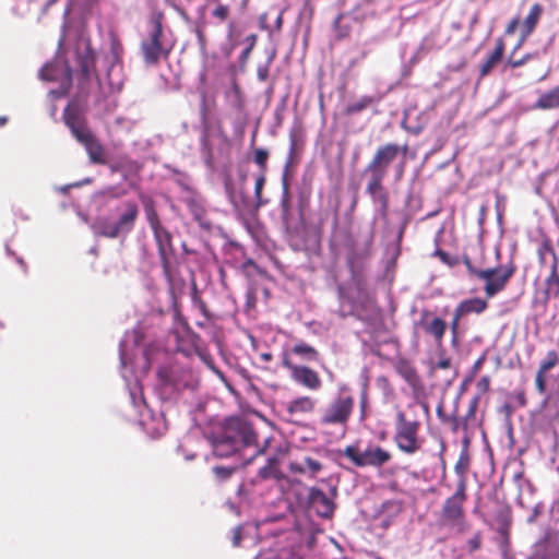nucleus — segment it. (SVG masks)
Returning a JSON list of instances; mask_svg holds the SVG:
<instances>
[{"label":"nucleus","mask_w":559,"mask_h":559,"mask_svg":"<svg viewBox=\"0 0 559 559\" xmlns=\"http://www.w3.org/2000/svg\"><path fill=\"white\" fill-rule=\"evenodd\" d=\"M407 151V144L402 146L396 143L380 145L364 169V175L367 176L366 193L371 198L373 204L379 205L382 216H386L390 206V194L383 181L389 174L391 164L400 154L405 157Z\"/></svg>","instance_id":"obj_1"},{"label":"nucleus","mask_w":559,"mask_h":559,"mask_svg":"<svg viewBox=\"0 0 559 559\" xmlns=\"http://www.w3.org/2000/svg\"><path fill=\"white\" fill-rule=\"evenodd\" d=\"M76 61L80 68L81 80L90 82L93 76L97 78L96 72V53L91 47V41L85 40L76 47Z\"/></svg>","instance_id":"obj_13"},{"label":"nucleus","mask_w":559,"mask_h":559,"mask_svg":"<svg viewBox=\"0 0 559 559\" xmlns=\"http://www.w3.org/2000/svg\"><path fill=\"white\" fill-rule=\"evenodd\" d=\"M519 26H520V17L519 16L513 17L508 23L504 32H506L507 35H513L516 32Z\"/></svg>","instance_id":"obj_53"},{"label":"nucleus","mask_w":559,"mask_h":559,"mask_svg":"<svg viewBox=\"0 0 559 559\" xmlns=\"http://www.w3.org/2000/svg\"><path fill=\"white\" fill-rule=\"evenodd\" d=\"M342 19H343V15L340 14V15H337V17L334 21V29H335L336 38L340 40L346 38L350 32L349 26L341 25Z\"/></svg>","instance_id":"obj_42"},{"label":"nucleus","mask_w":559,"mask_h":559,"mask_svg":"<svg viewBox=\"0 0 559 559\" xmlns=\"http://www.w3.org/2000/svg\"><path fill=\"white\" fill-rule=\"evenodd\" d=\"M154 240L157 247L158 257L160 260L163 274L166 280L171 283V258L175 255V248L173 245V236L166 227H162L153 231Z\"/></svg>","instance_id":"obj_11"},{"label":"nucleus","mask_w":559,"mask_h":559,"mask_svg":"<svg viewBox=\"0 0 559 559\" xmlns=\"http://www.w3.org/2000/svg\"><path fill=\"white\" fill-rule=\"evenodd\" d=\"M546 374H547L546 372H542V371L537 370L536 376H535V386H536V390L540 394H544L546 392V388H547Z\"/></svg>","instance_id":"obj_45"},{"label":"nucleus","mask_w":559,"mask_h":559,"mask_svg":"<svg viewBox=\"0 0 559 559\" xmlns=\"http://www.w3.org/2000/svg\"><path fill=\"white\" fill-rule=\"evenodd\" d=\"M304 466L306 467V473H309L312 477L317 476L323 469L322 463L311 456L304 459Z\"/></svg>","instance_id":"obj_34"},{"label":"nucleus","mask_w":559,"mask_h":559,"mask_svg":"<svg viewBox=\"0 0 559 559\" xmlns=\"http://www.w3.org/2000/svg\"><path fill=\"white\" fill-rule=\"evenodd\" d=\"M264 183H265V174L261 173V175L257 178L255 185H254V195H255V199H257V202L259 205L263 204V202L261 201V195H262V189L264 187Z\"/></svg>","instance_id":"obj_47"},{"label":"nucleus","mask_w":559,"mask_h":559,"mask_svg":"<svg viewBox=\"0 0 559 559\" xmlns=\"http://www.w3.org/2000/svg\"><path fill=\"white\" fill-rule=\"evenodd\" d=\"M138 215V205L134 202H127L124 204V211L121 213L116 224L123 234H128L133 229Z\"/></svg>","instance_id":"obj_18"},{"label":"nucleus","mask_w":559,"mask_h":559,"mask_svg":"<svg viewBox=\"0 0 559 559\" xmlns=\"http://www.w3.org/2000/svg\"><path fill=\"white\" fill-rule=\"evenodd\" d=\"M63 72H64L66 81H67L68 85H70L71 81H72V69L68 63H64Z\"/></svg>","instance_id":"obj_61"},{"label":"nucleus","mask_w":559,"mask_h":559,"mask_svg":"<svg viewBox=\"0 0 559 559\" xmlns=\"http://www.w3.org/2000/svg\"><path fill=\"white\" fill-rule=\"evenodd\" d=\"M269 152L265 148L259 147L254 150L253 160L259 166L261 173L265 174L267 170Z\"/></svg>","instance_id":"obj_33"},{"label":"nucleus","mask_w":559,"mask_h":559,"mask_svg":"<svg viewBox=\"0 0 559 559\" xmlns=\"http://www.w3.org/2000/svg\"><path fill=\"white\" fill-rule=\"evenodd\" d=\"M283 366L290 371L292 379L298 384L311 391H317L322 386V380L316 370L307 366L292 364L287 355L283 357Z\"/></svg>","instance_id":"obj_12"},{"label":"nucleus","mask_w":559,"mask_h":559,"mask_svg":"<svg viewBox=\"0 0 559 559\" xmlns=\"http://www.w3.org/2000/svg\"><path fill=\"white\" fill-rule=\"evenodd\" d=\"M187 205L193 218L199 222L202 227H210V223L206 219V211L202 204L191 199L188 201Z\"/></svg>","instance_id":"obj_26"},{"label":"nucleus","mask_w":559,"mask_h":559,"mask_svg":"<svg viewBox=\"0 0 559 559\" xmlns=\"http://www.w3.org/2000/svg\"><path fill=\"white\" fill-rule=\"evenodd\" d=\"M163 20V12H154L151 15V29L147 37L141 43L143 60L147 64L155 66L160 60L168 59L174 49V45L164 38Z\"/></svg>","instance_id":"obj_4"},{"label":"nucleus","mask_w":559,"mask_h":559,"mask_svg":"<svg viewBox=\"0 0 559 559\" xmlns=\"http://www.w3.org/2000/svg\"><path fill=\"white\" fill-rule=\"evenodd\" d=\"M309 503L320 516L330 518L334 512L333 501L319 488L310 489Z\"/></svg>","instance_id":"obj_15"},{"label":"nucleus","mask_w":559,"mask_h":559,"mask_svg":"<svg viewBox=\"0 0 559 559\" xmlns=\"http://www.w3.org/2000/svg\"><path fill=\"white\" fill-rule=\"evenodd\" d=\"M496 522L498 524V532L504 538H509L510 528L512 525V513L509 507L501 508L496 514Z\"/></svg>","instance_id":"obj_22"},{"label":"nucleus","mask_w":559,"mask_h":559,"mask_svg":"<svg viewBox=\"0 0 559 559\" xmlns=\"http://www.w3.org/2000/svg\"><path fill=\"white\" fill-rule=\"evenodd\" d=\"M270 62L271 60L265 64H260L257 69V76L262 82L266 81L269 78Z\"/></svg>","instance_id":"obj_51"},{"label":"nucleus","mask_w":559,"mask_h":559,"mask_svg":"<svg viewBox=\"0 0 559 559\" xmlns=\"http://www.w3.org/2000/svg\"><path fill=\"white\" fill-rule=\"evenodd\" d=\"M296 151V140H295V136H290V150H289V158L292 159L293 158V155Z\"/></svg>","instance_id":"obj_63"},{"label":"nucleus","mask_w":559,"mask_h":559,"mask_svg":"<svg viewBox=\"0 0 559 559\" xmlns=\"http://www.w3.org/2000/svg\"><path fill=\"white\" fill-rule=\"evenodd\" d=\"M110 52L114 61H119L123 53V46L115 33H110Z\"/></svg>","instance_id":"obj_35"},{"label":"nucleus","mask_w":559,"mask_h":559,"mask_svg":"<svg viewBox=\"0 0 559 559\" xmlns=\"http://www.w3.org/2000/svg\"><path fill=\"white\" fill-rule=\"evenodd\" d=\"M557 246L559 248V238L557 241ZM544 296L546 300L559 298V272L549 273L548 276L545 278Z\"/></svg>","instance_id":"obj_23"},{"label":"nucleus","mask_w":559,"mask_h":559,"mask_svg":"<svg viewBox=\"0 0 559 559\" xmlns=\"http://www.w3.org/2000/svg\"><path fill=\"white\" fill-rule=\"evenodd\" d=\"M251 37L253 38V43H251V44L249 45V47H247V48L242 51V53H241V58H242V59H247V58L249 57V55H250V52H251L252 48H253V47H254V45H255L257 35H254V34H253V35H251Z\"/></svg>","instance_id":"obj_60"},{"label":"nucleus","mask_w":559,"mask_h":559,"mask_svg":"<svg viewBox=\"0 0 559 559\" xmlns=\"http://www.w3.org/2000/svg\"><path fill=\"white\" fill-rule=\"evenodd\" d=\"M216 3L215 9L212 11L213 17H215L219 23H224L229 16V7L227 4L221 3L218 0H213Z\"/></svg>","instance_id":"obj_36"},{"label":"nucleus","mask_w":559,"mask_h":559,"mask_svg":"<svg viewBox=\"0 0 559 559\" xmlns=\"http://www.w3.org/2000/svg\"><path fill=\"white\" fill-rule=\"evenodd\" d=\"M437 255L440 258V260L449 265H453L455 262L451 261L450 259V255L442 251V250H438L437 251Z\"/></svg>","instance_id":"obj_59"},{"label":"nucleus","mask_w":559,"mask_h":559,"mask_svg":"<svg viewBox=\"0 0 559 559\" xmlns=\"http://www.w3.org/2000/svg\"><path fill=\"white\" fill-rule=\"evenodd\" d=\"M278 459L276 456H271L267 459V463L259 469V477L261 479L269 478H278V469H277Z\"/></svg>","instance_id":"obj_28"},{"label":"nucleus","mask_w":559,"mask_h":559,"mask_svg":"<svg viewBox=\"0 0 559 559\" xmlns=\"http://www.w3.org/2000/svg\"><path fill=\"white\" fill-rule=\"evenodd\" d=\"M468 453L466 451H462L460 459L454 466L455 473L463 476L468 468Z\"/></svg>","instance_id":"obj_40"},{"label":"nucleus","mask_w":559,"mask_h":559,"mask_svg":"<svg viewBox=\"0 0 559 559\" xmlns=\"http://www.w3.org/2000/svg\"><path fill=\"white\" fill-rule=\"evenodd\" d=\"M451 367V358L441 355L440 359L433 365L432 369H449Z\"/></svg>","instance_id":"obj_52"},{"label":"nucleus","mask_w":559,"mask_h":559,"mask_svg":"<svg viewBox=\"0 0 559 559\" xmlns=\"http://www.w3.org/2000/svg\"><path fill=\"white\" fill-rule=\"evenodd\" d=\"M464 433H465V436H464V439H463V447H464L463 451L467 452V449H468V445H469V442H471V437L468 435V431L464 432Z\"/></svg>","instance_id":"obj_64"},{"label":"nucleus","mask_w":559,"mask_h":559,"mask_svg":"<svg viewBox=\"0 0 559 559\" xmlns=\"http://www.w3.org/2000/svg\"><path fill=\"white\" fill-rule=\"evenodd\" d=\"M238 452L231 443L221 433L213 442V453L218 457H228Z\"/></svg>","instance_id":"obj_24"},{"label":"nucleus","mask_w":559,"mask_h":559,"mask_svg":"<svg viewBox=\"0 0 559 559\" xmlns=\"http://www.w3.org/2000/svg\"><path fill=\"white\" fill-rule=\"evenodd\" d=\"M467 484L462 478L456 486L455 492L447 498L440 510V522L445 526H460L465 519L464 503L467 500Z\"/></svg>","instance_id":"obj_8"},{"label":"nucleus","mask_w":559,"mask_h":559,"mask_svg":"<svg viewBox=\"0 0 559 559\" xmlns=\"http://www.w3.org/2000/svg\"><path fill=\"white\" fill-rule=\"evenodd\" d=\"M421 407L426 414H429L427 403H409L405 408H395L393 421V443L396 449L407 455L413 456L423 450L424 437L420 435L423 420L418 414Z\"/></svg>","instance_id":"obj_2"},{"label":"nucleus","mask_w":559,"mask_h":559,"mask_svg":"<svg viewBox=\"0 0 559 559\" xmlns=\"http://www.w3.org/2000/svg\"><path fill=\"white\" fill-rule=\"evenodd\" d=\"M559 365V353L551 349L546 354L545 359L540 362L538 370L542 372H548Z\"/></svg>","instance_id":"obj_29"},{"label":"nucleus","mask_w":559,"mask_h":559,"mask_svg":"<svg viewBox=\"0 0 559 559\" xmlns=\"http://www.w3.org/2000/svg\"><path fill=\"white\" fill-rule=\"evenodd\" d=\"M289 471L296 474H306V467L304 466V464L298 462H292L289 464Z\"/></svg>","instance_id":"obj_57"},{"label":"nucleus","mask_w":559,"mask_h":559,"mask_svg":"<svg viewBox=\"0 0 559 559\" xmlns=\"http://www.w3.org/2000/svg\"><path fill=\"white\" fill-rule=\"evenodd\" d=\"M476 388L480 394L487 393L490 388V378L488 376L481 377L477 382Z\"/></svg>","instance_id":"obj_50"},{"label":"nucleus","mask_w":559,"mask_h":559,"mask_svg":"<svg viewBox=\"0 0 559 559\" xmlns=\"http://www.w3.org/2000/svg\"><path fill=\"white\" fill-rule=\"evenodd\" d=\"M146 218L152 231L164 227L159 221L158 214L152 203L145 206Z\"/></svg>","instance_id":"obj_32"},{"label":"nucleus","mask_w":559,"mask_h":559,"mask_svg":"<svg viewBox=\"0 0 559 559\" xmlns=\"http://www.w3.org/2000/svg\"><path fill=\"white\" fill-rule=\"evenodd\" d=\"M376 102L377 99L373 96L365 95L359 100L347 105V107L345 108V114L347 116L359 114L365 109L369 108Z\"/></svg>","instance_id":"obj_27"},{"label":"nucleus","mask_w":559,"mask_h":559,"mask_svg":"<svg viewBox=\"0 0 559 559\" xmlns=\"http://www.w3.org/2000/svg\"><path fill=\"white\" fill-rule=\"evenodd\" d=\"M195 34H197V37H198V41H199L200 47H201L202 49H204V48H205V46H206V39H205V35H204V33H203L202 28L198 27V28L195 29Z\"/></svg>","instance_id":"obj_58"},{"label":"nucleus","mask_w":559,"mask_h":559,"mask_svg":"<svg viewBox=\"0 0 559 559\" xmlns=\"http://www.w3.org/2000/svg\"><path fill=\"white\" fill-rule=\"evenodd\" d=\"M98 228V234L107 238H117L118 236L123 235L122 230L119 228L116 222H102Z\"/></svg>","instance_id":"obj_30"},{"label":"nucleus","mask_w":559,"mask_h":559,"mask_svg":"<svg viewBox=\"0 0 559 559\" xmlns=\"http://www.w3.org/2000/svg\"><path fill=\"white\" fill-rule=\"evenodd\" d=\"M478 396H475L471 402H469V405H468V409H467V413L466 415L463 417V424H462V430L464 432H467L468 430V427H469V421L471 420H475V417H476V412H477V407H478Z\"/></svg>","instance_id":"obj_31"},{"label":"nucleus","mask_w":559,"mask_h":559,"mask_svg":"<svg viewBox=\"0 0 559 559\" xmlns=\"http://www.w3.org/2000/svg\"><path fill=\"white\" fill-rule=\"evenodd\" d=\"M354 406L355 399L353 394L347 389H342L322 409L318 423L320 426L345 428L353 414Z\"/></svg>","instance_id":"obj_6"},{"label":"nucleus","mask_w":559,"mask_h":559,"mask_svg":"<svg viewBox=\"0 0 559 559\" xmlns=\"http://www.w3.org/2000/svg\"><path fill=\"white\" fill-rule=\"evenodd\" d=\"M213 472L215 473L216 476H218L222 479L228 478L231 473L230 468L224 466H216L213 468Z\"/></svg>","instance_id":"obj_55"},{"label":"nucleus","mask_w":559,"mask_h":559,"mask_svg":"<svg viewBox=\"0 0 559 559\" xmlns=\"http://www.w3.org/2000/svg\"><path fill=\"white\" fill-rule=\"evenodd\" d=\"M530 59H531V55L530 53L523 56L520 59H514L512 56H510L509 59L507 60L506 64H504V69H507V68H511V69L520 68V67L524 66Z\"/></svg>","instance_id":"obj_46"},{"label":"nucleus","mask_w":559,"mask_h":559,"mask_svg":"<svg viewBox=\"0 0 559 559\" xmlns=\"http://www.w3.org/2000/svg\"><path fill=\"white\" fill-rule=\"evenodd\" d=\"M340 454L357 468H381L392 460L390 451L372 443L365 449H361L359 443L348 444L340 451Z\"/></svg>","instance_id":"obj_5"},{"label":"nucleus","mask_w":559,"mask_h":559,"mask_svg":"<svg viewBox=\"0 0 559 559\" xmlns=\"http://www.w3.org/2000/svg\"><path fill=\"white\" fill-rule=\"evenodd\" d=\"M481 545V538L480 534H475L469 540H468V547L471 551H476L480 548Z\"/></svg>","instance_id":"obj_54"},{"label":"nucleus","mask_w":559,"mask_h":559,"mask_svg":"<svg viewBox=\"0 0 559 559\" xmlns=\"http://www.w3.org/2000/svg\"><path fill=\"white\" fill-rule=\"evenodd\" d=\"M464 263H465L471 275H473L479 280L489 277L490 273L485 272V270H479V269L474 267L469 258H465Z\"/></svg>","instance_id":"obj_44"},{"label":"nucleus","mask_w":559,"mask_h":559,"mask_svg":"<svg viewBox=\"0 0 559 559\" xmlns=\"http://www.w3.org/2000/svg\"><path fill=\"white\" fill-rule=\"evenodd\" d=\"M488 308V302L481 298H469L462 300L456 309L464 316L469 313H481Z\"/></svg>","instance_id":"obj_20"},{"label":"nucleus","mask_w":559,"mask_h":559,"mask_svg":"<svg viewBox=\"0 0 559 559\" xmlns=\"http://www.w3.org/2000/svg\"><path fill=\"white\" fill-rule=\"evenodd\" d=\"M192 300L193 304L198 307L200 312L206 318L210 319V311L207 309V306L203 299H201L198 295L197 284L193 283V292H192Z\"/></svg>","instance_id":"obj_39"},{"label":"nucleus","mask_w":559,"mask_h":559,"mask_svg":"<svg viewBox=\"0 0 559 559\" xmlns=\"http://www.w3.org/2000/svg\"><path fill=\"white\" fill-rule=\"evenodd\" d=\"M462 317H463V314L455 308L454 312H453L452 320L450 322V330L452 333L453 341H455L457 338L460 320Z\"/></svg>","instance_id":"obj_43"},{"label":"nucleus","mask_w":559,"mask_h":559,"mask_svg":"<svg viewBox=\"0 0 559 559\" xmlns=\"http://www.w3.org/2000/svg\"><path fill=\"white\" fill-rule=\"evenodd\" d=\"M544 12V7L540 3H534L527 16L524 19V21L521 24L520 27V40L515 48H519L522 46V44L533 34L535 31L542 15Z\"/></svg>","instance_id":"obj_14"},{"label":"nucleus","mask_w":559,"mask_h":559,"mask_svg":"<svg viewBox=\"0 0 559 559\" xmlns=\"http://www.w3.org/2000/svg\"><path fill=\"white\" fill-rule=\"evenodd\" d=\"M222 435L225 436V438L231 443V447L237 451H240L242 448L257 445L254 455H259L264 452V448H258V435L252 424L246 419L239 417L230 418L227 420Z\"/></svg>","instance_id":"obj_7"},{"label":"nucleus","mask_w":559,"mask_h":559,"mask_svg":"<svg viewBox=\"0 0 559 559\" xmlns=\"http://www.w3.org/2000/svg\"><path fill=\"white\" fill-rule=\"evenodd\" d=\"M403 376H404L407 380H411V379H413V378H415V377H416V371H415V369H413V368L408 367V368L405 370V372L403 373Z\"/></svg>","instance_id":"obj_62"},{"label":"nucleus","mask_w":559,"mask_h":559,"mask_svg":"<svg viewBox=\"0 0 559 559\" xmlns=\"http://www.w3.org/2000/svg\"><path fill=\"white\" fill-rule=\"evenodd\" d=\"M316 407V400L310 396H300L289 402L287 412L289 414L311 413Z\"/></svg>","instance_id":"obj_21"},{"label":"nucleus","mask_w":559,"mask_h":559,"mask_svg":"<svg viewBox=\"0 0 559 559\" xmlns=\"http://www.w3.org/2000/svg\"><path fill=\"white\" fill-rule=\"evenodd\" d=\"M506 50V43L502 38H497L495 48L490 51L487 58L479 67V79H484L490 74L492 69L502 61Z\"/></svg>","instance_id":"obj_16"},{"label":"nucleus","mask_w":559,"mask_h":559,"mask_svg":"<svg viewBox=\"0 0 559 559\" xmlns=\"http://www.w3.org/2000/svg\"><path fill=\"white\" fill-rule=\"evenodd\" d=\"M62 120L74 139L84 146L91 163L105 165L107 163L106 150L90 129L87 119L79 104L69 103L62 112Z\"/></svg>","instance_id":"obj_3"},{"label":"nucleus","mask_w":559,"mask_h":559,"mask_svg":"<svg viewBox=\"0 0 559 559\" xmlns=\"http://www.w3.org/2000/svg\"><path fill=\"white\" fill-rule=\"evenodd\" d=\"M57 71V64H46L40 69L39 74L43 80L52 82L58 80Z\"/></svg>","instance_id":"obj_38"},{"label":"nucleus","mask_w":559,"mask_h":559,"mask_svg":"<svg viewBox=\"0 0 559 559\" xmlns=\"http://www.w3.org/2000/svg\"><path fill=\"white\" fill-rule=\"evenodd\" d=\"M436 413H437V416L439 418V420L441 421V424L445 425L448 423L447 419H450V416L451 415H448L444 413L443 411V404L440 403L438 406H437V409H436Z\"/></svg>","instance_id":"obj_56"},{"label":"nucleus","mask_w":559,"mask_h":559,"mask_svg":"<svg viewBox=\"0 0 559 559\" xmlns=\"http://www.w3.org/2000/svg\"><path fill=\"white\" fill-rule=\"evenodd\" d=\"M447 420L448 423L445 425L450 427L453 433H456L459 432V430H462L463 418L457 417L456 412L450 416V419Z\"/></svg>","instance_id":"obj_49"},{"label":"nucleus","mask_w":559,"mask_h":559,"mask_svg":"<svg viewBox=\"0 0 559 559\" xmlns=\"http://www.w3.org/2000/svg\"><path fill=\"white\" fill-rule=\"evenodd\" d=\"M534 107L542 110L559 108V85L540 94Z\"/></svg>","instance_id":"obj_19"},{"label":"nucleus","mask_w":559,"mask_h":559,"mask_svg":"<svg viewBox=\"0 0 559 559\" xmlns=\"http://www.w3.org/2000/svg\"><path fill=\"white\" fill-rule=\"evenodd\" d=\"M368 381L362 384L359 400V408H360V419L365 420L367 417V409L369 405V396H368Z\"/></svg>","instance_id":"obj_37"},{"label":"nucleus","mask_w":559,"mask_h":559,"mask_svg":"<svg viewBox=\"0 0 559 559\" xmlns=\"http://www.w3.org/2000/svg\"><path fill=\"white\" fill-rule=\"evenodd\" d=\"M537 254L542 264L549 265V273L559 272V254L549 238L542 240Z\"/></svg>","instance_id":"obj_17"},{"label":"nucleus","mask_w":559,"mask_h":559,"mask_svg":"<svg viewBox=\"0 0 559 559\" xmlns=\"http://www.w3.org/2000/svg\"><path fill=\"white\" fill-rule=\"evenodd\" d=\"M516 266L513 262L496 267L485 269V272H489L490 275L487 278H481L486 282L484 287L485 294L488 298H491L504 290L509 281L514 275Z\"/></svg>","instance_id":"obj_10"},{"label":"nucleus","mask_w":559,"mask_h":559,"mask_svg":"<svg viewBox=\"0 0 559 559\" xmlns=\"http://www.w3.org/2000/svg\"><path fill=\"white\" fill-rule=\"evenodd\" d=\"M447 329L448 323L445 320L428 309H423L419 318L414 322L415 333L421 331L427 336H430L437 346L442 345Z\"/></svg>","instance_id":"obj_9"},{"label":"nucleus","mask_w":559,"mask_h":559,"mask_svg":"<svg viewBox=\"0 0 559 559\" xmlns=\"http://www.w3.org/2000/svg\"><path fill=\"white\" fill-rule=\"evenodd\" d=\"M376 386L380 389L385 396L393 393V388L386 376H379L376 378Z\"/></svg>","instance_id":"obj_41"},{"label":"nucleus","mask_w":559,"mask_h":559,"mask_svg":"<svg viewBox=\"0 0 559 559\" xmlns=\"http://www.w3.org/2000/svg\"><path fill=\"white\" fill-rule=\"evenodd\" d=\"M281 206H282L283 214L287 215L290 210V200H289L288 186L286 182H284V187H283V195H282V200H281Z\"/></svg>","instance_id":"obj_48"},{"label":"nucleus","mask_w":559,"mask_h":559,"mask_svg":"<svg viewBox=\"0 0 559 559\" xmlns=\"http://www.w3.org/2000/svg\"><path fill=\"white\" fill-rule=\"evenodd\" d=\"M292 352L307 361H317L319 358V352L305 342L295 344L292 348Z\"/></svg>","instance_id":"obj_25"}]
</instances>
